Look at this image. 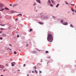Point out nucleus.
<instances>
[{
	"instance_id": "nucleus-9",
	"label": "nucleus",
	"mask_w": 76,
	"mask_h": 76,
	"mask_svg": "<svg viewBox=\"0 0 76 76\" xmlns=\"http://www.w3.org/2000/svg\"><path fill=\"white\" fill-rule=\"evenodd\" d=\"M36 69V66H34V69Z\"/></svg>"
},
{
	"instance_id": "nucleus-12",
	"label": "nucleus",
	"mask_w": 76,
	"mask_h": 76,
	"mask_svg": "<svg viewBox=\"0 0 76 76\" xmlns=\"http://www.w3.org/2000/svg\"><path fill=\"white\" fill-rule=\"evenodd\" d=\"M70 26L71 27H72V28H73V26H72V24H71L70 25Z\"/></svg>"
},
{
	"instance_id": "nucleus-3",
	"label": "nucleus",
	"mask_w": 76,
	"mask_h": 76,
	"mask_svg": "<svg viewBox=\"0 0 76 76\" xmlns=\"http://www.w3.org/2000/svg\"><path fill=\"white\" fill-rule=\"evenodd\" d=\"M4 66L3 65H1V68H2V69H1V70H2L4 69Z\"/></svg>"
},
{
	"instance_id": "nucleus-53",
	"label": "nucleus",
	"mask_w": 76,
	"mask_h": 76,
	"mask_svg": "<svg viewBox=\"0 0 76 76\" xmlns=\"http://www.w3.org/2000/svg\"><path fill=\"white\" fill-rule=\"evenodd\" d=\"M75 66H76V65H75Z\"/></svg>"
},
{
	"instance_id": "nucleus-46",
	"label": "nucleus",
	"mask_w": 76,
	"mask_h": 76,
	"mask_svg": "<svg viewBox=\"0 0 76 76\" xmlns=\"http://www.w3.org/2000/svg\"><path fill=\"white\" fill-rule=\"evenodd\" d=\"M18 71H20V70H19Z\"/></svg>"
},
{
	"instance_id": "nucleus-47",
	"label": "nucleus",
	"mask_w": 76,
	"mask_h": 76,
	"mask_svg": "<svg viewBox=\"0 0 76 76\" xmlns=\"http://www.w3.org/2000/svg\"><path fill=\"white\" fill-rule=\"evenodd\" d=\"M7 1H9V0H7Z\"/></svg>"
},
{
	"instance_id": "nucleus-29",
	"label": "nucleus",
	"mask_w": 76,
	"mask_h": 76,
	"mask_svg": "<svg viewBox=\"0 0 76 76\" xmlns=\"http://www.w3.org/2000/svg\"><path fill=\"white\" fill-rule=\"evenodd\" d=\"M15 4H14L12 6L13 7H15Z\"/></svg>"
},
{
	"instance_id": "nucleus-1",
	"label": "nucleus",
	"mask_w": 76,
	"mask_h": 76,
	"mask_svg": "<svg viewBox=\"0 0 76 76\" xmlns=\"http://www.w3.org/2000/svg\"><path fill=\"white\" fill-rule=\"evenodd\" d=\"M53 40L52 36L51 34L49 33L48 34V37H47V40L49 42H52Z\"/></svg>"
},
{
	"instance_id": "nucleus-44",
	"label": "nucleus",
	"mask_w": 76,
	"mask_h": 76,
	"mask_svg": "<svg viewBox=\"0 0 76 76\" xmlns=\"http://www.w3.org/2000/svg\"><path fill=\"white\" fill-rule=\"evenodd\" d=\"M1 76H3V75H1Z\"/></svg>"
},
{
	"instance_id": "nucleus-30",
	"label": "nucleus",
	"mask_w": 76,
	"mask_h": 76,
	"mask_svg": "<svg viewBox=\"0 0 76 76\" xmlns=\"http://www.w3.org/2000/svg\"><path fill=\"white\" fill-rule=\"evenodd\" d=\"M39 73H42L41 71L39 70Z\"/></svg>"
},
{
	"instance_id": "nucleus-36",
	"label": "nucleus",
	"mask_w": 76,
	"mask_h": 76,
	"mask_svg": "<svg viewBox=\"0 0 76 76\" xmlns=\"http://www.w3.org/2000/svg\"><path fill=\"white\" fill-rule=\"evenodd\" d=\"M25 65H26L25 64H23V66H25Z\"/></svg>"
},
{
	"instance_id": "nucleus-25",
	"label": "nucleus",
	"mask_w": 76,
	"mask_h": 76,
	"mask_svg": "<svg viewBox=\"0 0 76 76\" xmlns=\"http://www.w3.org/2000/svg\"><path fill=\"white\" fill-rule=\"evenodd\" d=\"M35 72H36V73H37L38 72L36 71V70H35Z\"/></svg>"
},
{
	"instance_id": "nucleus-16",
	"label": "nucleus",
	"mask_w": 76,
	"mask_h": 76,
	"mask_svg": "<svg viewBox=\"0 0 76 76\" xmlns=\"http://www.w3.org/2000/svg\"><path fill=\"white\" fill-rule=\"evenodd\" d=\"M48 2H49V3H50V0H48Z\"/></svg>"
},
{
	"instance_id": "nucleus-5",
	"label": "nucleus",
	"mask_w": 76,
	"mask_h": 76,
	"mask_svg": "<svg viewBox=\"0 0 76 76\" xmlns=\"http://www.w3.org/2000/svg\"><path fill=\"white\" fill-rule=\"evenodd\" d=\"M38 23L40 25H43L44 24V23H43L41 22H39Z\"/></svg>"
},
{
	"instance_id": "nucleus-27",
	"label": "nucleus",
	"mask_w": 76,
	"mask_h": 76,
	"mask_svg": "<svg viewBox=\"0 0 76 76\" xmlns=\"http://www.w3.org/2000/svg\"><path fill=\"white\" fill-rule=\"evenodd\" d=\"M17 37H18H18H19V35H18V34L17 35Z\"/></svg>"
},
{
	"instance_id": "nucleus-7",
	"label": "nucleus",
	"mask_w": 76,
	"mask_h": 76,
	"mask_svg": "<svg viewBox=\"0 0 76 76\" xmlns=\"http://www.w3.org/2000/svg\"><path fill=\"white\" fill-rule=\"evenodd\" d=\"M1 36L2 37H4V36H6L7 35H6V34H3L2 35H1Z\"/></svg>"
},
{
	"instance_id": "nucleus-32",
	"label": "nucleus",
	"mask_w": 76,
	"mask_h": 76,
	"mask_svg": "<svg viewBox=\"0 0 76 76\" xmlns=\"http://www.w3.org/2000/svg\"><path fill=\"white\" fill-rule=\"evenodd\" d=\"M0 39H1V40L3 39V38L2 37H1Z\"/></svg>"
},
{
	"instance_id": "nucleus-50",
	"label": "nucleus",
	"mask_w": 76,
	"mask_h": 76,
	"mask_svg": "<svg viewBox=\"0 0 76 76\" xmlns=\"http://www.w3.org/2000/svg\"><path fill=\"white\" fill-rule=\"evenodd\" d=\"M7 64H6V65L7 66Z\"/></svg>"
},
{
	"instance_id": "nucleus-17",
	"label": "nucleus",
	"mask_w": 76,
	"mask_h": 76,
	"mask_svg": "<svg viewBox=\"0 0 76 76\" xmlns=\"http://www.w3.org/2000/svg\"><path fill=\"white\" fill-rule=\"evenodd\" d=\"M19 15H20L21 16H22V15L21 14H18V16H19Z\"/></svg>"
},
{
	"instance_id": "nucleus-13",
	"label": "nucleus",
	"mask_w": 76,
	"mask_h": 76,
	"mask_svg": "<svg viewBox=\"0 0 76 76\" xmlns=\"http://www.w3.org/2000/svg\"><path fill=\"white\" fill-rule=\"evenodd\" d=\"M4 10V9H2L0 10V11H3Z\"/></svg>"
},
{
	"instance_id": "nucleus-49",
	"label": "nucleus",
	"mask_w": 76,
	"mask_h": 76,
	"mask_svg": "<svg viewBox=\"0 0 76 76\" xmlns=\"http://www.w3.org/2000/svg\"><path fill=\"white\" fill-rule=\"evenodd\" d=\"M41 62H42V61H41Z\"/></svg>"
},
{
	"instance_id": "nucleus-19",
	"label": "nucleus",
	"mask_w": 76,
	"mask_h": 76,
	"mask_svg": "<svg viewBox=\"0 0 76 76\" xmlns=\"http://www.w3.org/2000/svg\"><path fill=\"white\" fill-rule=\"evenodd\" d=\"M59 6V4H58L56 6V7H58V6Z\"/></svg>"
},
{
	"instance_id": "nucleus-45",
	"label": "nucleus",
	"mask_w": 76,
	"mask_h": 76,
	"mask_svg": "<svg viewBox=\"0 0 76 76\" xmlns=\"http://www.w3.org/2000/svg\"><path fill=\"white\" fill-rule=\"evenodd\" d=\"M12 63L15 64V62H13Z\"/></svg>"
},
{
	"instance_id": "nucleus-37",
	"label": "nucleus",
	"mask_w": 76,
	"mask_h": 76,
	"mask_svg": "<svg viewBox=\"0 0 76 76\" xmlns=\"http://www.w3.org/2000/svg\"><path fill=\"white\" fill-rule=\"evenodd\" d=\"M53 18H55V17H54V16H53Z\"/></svg>"
},
{
	"instance_id": "nucleus-41",
	"label": "nucleus",
	"mask_w": 76,
	"mask_h": 76,
	"mask_svg": "<svg viewBox=\"0 0 76 76\" xmlns=\"http://www.w3.org/2000/svg\"><path fill=\"white\" fill-rule=\"evenodd\" d=\"M17 20H18V19H16L15 21H17Z\"/></svg>"
},
{
	"instance_id": "nucleus-42",
	"label": "nucleus",
	"mask_w": 76,
	"mask_h": 76,
	"mask_svg": "<svg viewBox=\"0 0 76 76\" xmlns=\"http://www.w3.org/2000/svg\"><path fill=\"white\" fill-rule=\"evenodd\" d=\"M3 71H4V72L5 71V70L4 69V70H3Z\"/></svg>"
},
{
	"instance_id": "nucleus-14",
	"label": "nucleus",
	"mask_w": 76,
	"mask_h": 76,
	"mask_svg": "<svg viewBox=\"0 0 76 76\" xmlns=\"http://www.w3.org/2000/svg\"><path fill=\"white\" fill-rule=\"evenodd\" d=\"M5 9H6V10H9V9L7 8V7H5Z\"/></svg>"
},
{
	"instance_id": "nucleus-11",
	"label": "nucleus",
	"mask_w": 76,
	"mask_h": 76,
	"mask_svg": "<svg viewBox=\"0 0 76 76\" xmlns=\"http://www.w3.org/2000/svg\"><path fill=\"white\" fill-rule=\"evenodd\" d=\"M64 21V20H61V21H60L61 23H63Z\"/></svg>"
},
{
	"instance_id": "nucleus-23",
	"label": "nucleus",
	"mask_w": 76,
	"mask_h": 76,
	"mask_svg": "<svg viewBox=\"0 0 76 76\" xmlns=\"http://www.w3.org/2000/svg\"><path fill=\"white\" fill-rule=\"evenodd\" d=\"M45 53H48V51H46V52H45Z\"/></svg>"
},
{
	"instance_id": "nucleus-10",
	"label": "nucleus",
	"mask_w": 76,
	"mask_h": 76,
	"mask_svg": "<svg viewBox=\"0 0 76 76\" xmlns=\"http://www.w3.org/2000/svg\"><path fill=\"white\" fill-rule=\"evenodd\" d=\"M12 66H15V65L13 64V63H11Z\"/></svg>"
},
{
	"instance_id": "nucleus-26",
	"label": "nucleus",
	"mask_w": 76,
	"mask_h": 76,
	"mask_svg": "<svg viewBox=\"0 0 76 76\" xmlns=\"http://www.w3.org/2000/svg\"><path fill=\"white\" fill-rule=\"evenodd\" d=\"M36 3H34V4H33V6H35L36 5Z\"/></svg>"
},
{
	"instance_id": "nucleus-52",
	"label": "nucleus",
	"mask_w": 76,
	"mask_h": 76,
	"mask_svg": "<svg viewBox=\"0 0 76 76\" xmlns=\"http://www.w3.org/2000/svg\"><path fill=\"white\" fill-rule=\"evenodd\" d=\"M1 33H0V34Z\"/></svg>"
},
{
	"instance_id": "nucleus-8",
	"label": "nucleus",
	"mask_w": 76,
	"mask_h": 76,
	"mask_svg": "<svg viewBox=\"0 0 76 76\" xmlns=\"http://www.w3.org/2000/svg\"><path fill=\"white\" fill-rule=\"evenodd\" d=\"M37 1H38V3H41V2L39 0H37Z\"/></svg>"
},
{
	"instance_id": "nucleus-38",
	"label": "nucleus",
	"mask_w": 76,
	"mask_h": 76,
	"mask_svg": "<svg viewBox=\"0 0 76 76\" xmlns=\"http://www.w3.org/2000/svg\"><path fill=\"white\" fill-rule=\"evenodd\" d=\"M10 46H12V45L11 44H10Z\"/></svg>"
},
{
	"instance_id": "nucleus-43",
	"label": "nucleus",
	"mask_w": 76,
	"mask_h": 76,
	"mask_svg": "<svg viewBox=\"0 0 76 76\" xmlns=\"http://www.w3.org/2000/svg\"><path fill=\"white\" fill-rule=\"evenodd\" d=\"M32 72L33 73L34 72V71H32Z\"/></svg>"
},
{
	"instance_id": "nucleus-21",
	"label": "nucleus",
	"mask_w": 76,
	"mask_h": 76,
	"mask_svg": "<svg viewBox=\"0 0 76 76\" xmlns=\"http://www.w3.org/2000/svg\"><path fill=\"white\" fill-rule=\"evenodd\" d=\"M50 6H51V7H53V5L52 4H50Z\"/></svg>"
},
{
	"instance_id": "nucleus-15",
	"label": "nucleus",
	"mask_w": 76,
	"mask_h": 76,
	"mask_svg": "<svg viewBox=\"0 0 76 76\" xmlns=\"http://www.w3.org/2000/svg\"><path fill=\"white\" fill-rule=\"evenodd\" d=\"M32 31V29H30L29 32H31V31Z\"/></svg>"
},
{
	"instance_id": "nucleus-35",
	"label": "nucleus",
	"mask_w": 76,
	"mask_h": 76,
	"mask_svg": "<svg viewBox=\"0 0 76 76\" xmlns=\"http://www.w3.org/2000/svg\"><path fill=\"white\" fill-rule=\"evenodd\" d=\"M10 6H12V4H10Z\"/></svg>"
},
{
	"instance_id": "nucleus-40",
	"label": "nucleus",
	"mask_w": 76,
	"mask_h": 76,
	"mask_svg": "<svg viewBox=\"0 0 76 76\" xmlns=\"http://www.w3.org/2000/svg\"><path fill=\"white\" fill-rule=\"evenodd\" d=\"M2 32V31H0V33H1Z\"/></svg>"
},
{
	"instance_id": "nucleus-48",
	"label": "nucleus",
	"mask_w": 76,
	"mask_h": 76,
	"mask_svg": "<svg viewBox=\"0 0 76 76\" xmlns=\"http://www.w3.org/2000/svg\"><path fill=\"white\" fill-rule=\"evenodd\" d=\"M75 12H76V10H75Z\"/></svg>"
},
{
	"instance_id": "nucleus-33",
	"label": "nucleus",
	"mask_w": 76,
	"mask_h": 76,
	"mask_svg": "<svg viewBox=\"0 0 76 76\" xmlns=\"http://www.w3.org/2000/svg\"><path fill=\"white\" fill-rule=\"evenodd\" d=\"M50 58V56L48 57V58L49 59Z\"/></svg>"
},
{
	"instance_id": "nucleus-24",
	"label": "nucleus",
	"mask_w": 76,
	"mask_h": 76,
	"mask_svg": "<svg viewBox=\"0 0 76 76\" xmlns=\"http://www.w3.org/2000/svg\"><path fill=\"white\" fill-rule=\"evenodd\" d=\"M51 1L52 3H53L54 2L53 1V0H51Z\"/></svg>"
},
{
	"instance_id": "nucleus-20",
	"label": "nucleus",
	"mask_w": 76,
	"mask_h": 76,
	"mask_svg": "<svg viewBox=\"0 0 76 76\" xmlns=\"http://www.w3.org/2000/svg\"><path fill=\"white\" fill-rule=\"evenodd\" d=\"M65 3H66V4H68V2H67L66 1H65Z\"/></svg>"
},
{
	"instance_id": "nucleus-34",
	"label": "nucleus",
	"mask_w": 76,
	"mask_h": 76,
	"mask_svg": "<svg viewBox=\"0 0 76 76\" xmlns=\"http://www.w3.org/2000/svg\"><path fill=\"white\" fill-rule=\"evenodd\" d=\"M71 5H72V6H74V4H71Z\"/></svg>"
},
{
	"instance_id": "nucleus-31",
	"label": "nucleus",
	"mask_w": 76,
	"mask_h": 76,
	"mask_svg": "<svg viewBox=\"0 0 76 76\" xmlns=\"http://www.w3.org/2000/svg\"><path fill=\"white\" fill-rule=\"evenodd\" d=\"M28 45V44H27L26 45V46L27 47Z\"/></svg>"
},
{
	"instance_id": "nucleus-2",
	"label": "nucleus",
	"mask_w": 76,
	"mask_h": 76,
	"mask_svg": "<svg viewBox=\"0 0 76 76\" xmlns=\"http://www.w3.org/2000/svg\"><path fill=\"white\" fill-rule=\"evenodd\" d=\"M63 24L65 25V26H66L68 25V23L67 22H64L63 23H62Z\"/></svg>"
},
{
	"instance_id": "nucleus-39",
	"label": "nucleus",
	"mask_w": 76,
	"mask_h": 76,
	"mask_svg": "<svg viewBox=\"0 0 76 76\" xmlns=\"http://www.w3.org/2000/svg\"><path fill=\"white\" fill-rule=\"evenodd\" d=\"M29 76V74H27V76Z\"/></svg>"
},
{
	"instance_id": "nucleus-4",
	"label": "nucleus",
	"mask_w": 76,
	"mask_h": 76,
	"mask_svg": "<svg viewBox=\"0 0 76 76\" xmlns=\"http://www.w3.org/2000/svg\"><path fill=\"white\" fill-rule=\"evenodd\" d=\"M0 7H1V8H3V4H0Z\"/></svg>"
},
{
	"instance_id": "nucleus-28",
	"label": "nucleus",
	"mask_w": 76,
	"mask_h": 76,
	"mask_svg": "<svg viewBox=\"0 0 76 76\" xmlns=\"http://www.w3.org/2000/svg\"><path fill=\"white\" fill-rule=\"evenodd\" d=\"M14 53L15 54H16V52L15 51L14 52Z\"/></svg>"
},
{
	"instance_id": "nucleus-18",
	"label": "nucleus",
	"mask_w": 76,
	"mask_h": 76,
	"mask_svg": "<svg viewBox=\"0 0 76 76\" xmlns=\"http://www.w3.org/2000/svg\"><path fill=\"white\" fill-rule=\"evenodd\" d=\"M1 30H4V28H1Z\"/></svg>"
},
{
	"instance_id": "nucleus-6",
	"label": "nucleus",
	"mask_w": 76,
	"mask_h": 76,
	"mask_svg": "<svg viewBox=\"0 0 76 76\" xmlns=\"http://www.w3.org/2000/svg\"><path fill=\"white\" fill-rule=\"evenodd\" d=\"M5 25H6V24H0V26L3 27H4L5 26Z\"/></svg>"
},
{
	"instance_id": "nucleus-51",
	"label": "nucleus",
	"mask_w": 76,
	"mask_h": 76,
	"mask_svg": "<svg viewBox=\"0 0 76 76\" xmlns=\"http://www.w3.org/2000/svg\"><path fill=\"white\" fill-rule=\"evenodd\" d=\"M48 62L47 63V64H48Z\"/></svg>"
},
{
	"instance_id": "nucleus-22",
	"label": "nucleus",
	"mask_w": 76,
	"mask_h": 76,
	"mask_svg": "<svg viewBox=\"0 0 76 76\" xmlns=\"http://www.w3.org/2000/svg\"><path fill=\"white\" fill-rule=\"evenodd\" d=\"M71 10H72V12H74V9H71Z\"/></svg>"
}]
</instances>
